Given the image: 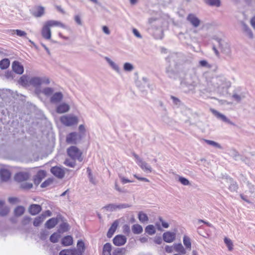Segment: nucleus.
<instances>
[{"label":"nucleus","mask_w":255,"mask_h":255,"mask_svg":"<svg viewBox=\"0 0 255 255\" xmlns=\"http://www.w3.org/2000/svg\"><path fill=\"white\" fill-rule=\"evenodd\" d=\"M200 83V81L194 69H189L188 73L185 74L183 80L181 82L182 86H185L189 90L194 89Z\"/></svg>","instance_id":"1"},{"label":"nucleus","mask_w":255,"mask_h":255,"mask_svg":"<svg viewBox=\"0 0 255 255\" xmlns=\"http://www.w3.org/2000/svg\"><path fill=\"white\" fill-rule=\"evenodd\" d=\"M149 22L150 24V27L148 28L149 32L153 35L154 38L162 39L163 36L162 28V19L151 18L149 19Z\"/></svg>","instance_id":"2"},{"label":"nucleus","mask_w":255,"mask_h":255,"mask_svg":"<svg viewBox=\"0 0 255 255\" xmlns=\"http://www.w3.org/2000/svg\"><path fill=\"white\" fill-rule=\"evenodd\" d=\"M225 82V78L222 76L213 77L208 82V86L210 91L215 90L222 86Z\"/></svg>","instance_id":"3"},{"label":"nucleus","mask_w":255,"mask_h":255,"mask_svg":"<svg viewBox=\"0 0 255 255\" xmlns=\"http://www.w3.org/2000/svg\"><path fill=\"white\" fill-rule=\"evenodd\" d=\"M67 155L74 160H78L81 162L83 160L82 152L75 146H71L67 149Z\"/></svg>","instance_id":"4"},{"label":"nucleus","mask_w":255,"mask_h":255,"mask_svg":"<svg viewBox=\"0 0 255 255\" xmlns=\"http://www.w3.org/2000/svg\"><path fill=\"white\" fill-rule=\"evenodd\" d=\"M60 121L66 126H71L77 124L78 122L77 117L72 115L64 116L61 118Z\"/></svg>","instance_id":"5"},{"label":"nucleus","mask_w":255,"mask_h":255,"mask_svg":"<svg viewBox=\"0 0 255 255\" xmlns=\"http://www.w3.org/2000/svg\"><path fill=\"white\" fill-rule=\"evenodd\" d=\"M81 139L82 135L80 133L72 132L67 135L66 141L69 144H76L77 143V140H80Z\"/></svg>","instance_id":"6"},{"label":"nucleus","mask_w":255,"mask_h":255,"mask_svg":"<svg viewBox=\"0 0 255 255\" xmlns=\"http://www.w3.org/2000/svg\"><path fill=\"white\" fill-rule=\"evenodd\" d=\"M213 39L218 42L219 47L223 53L226 54H228L230 53V46L228 43L217 37H214Z\"/></svg>","instance_id":"7"},{"label":"nucleus","mask_w":255,"mask_h":255,"mask_svg":"<svg viewBox=\"0 0 255 255\" xmlns=\"http://www.w3.org/2000/svg\"><path fill=\"white\" fill-rule=\"evenodd\" d=\"M30 85L32 86L35 88V93L39 94L40 92V87L41 85V77H32L29 80Z\"/></svg>","instance_id":"8"},{"label":"nucleus","mask_w":255,"mask_h":255,"mask_svg":"<svg viewBox=\"0 0 255 255\" xmlns=\"http://www.w3.org/2000/svg\"><path fill=\"white\" fill-rule=\"evenodd\" d=\"M50 172L59 179H62L65 174L64 168L57 166L52 167L50 169Z\"/></svg>","instance_id":"9"},{"label":"nucleus","mask_w":255,"mask_h":255,"mask_svg":"<svg viewBox=\"0 0 255 255\" xmlns=\"http://www.w3.org/2000/svg\"><path fill=\"white\" fill-rule=\"evenodd\" d=\"M61 218V215H58L56 218L49 219L46 222L45 227L48 229L53 228L58 223L59 219Z\"/></svg>","instance_id":"10"},{"label":"nucleus","mask_w":255,"mask_h":255,"mask_svg":"<svg viewBox=\"0 0 255 255\" xmlns=\"http://www.w3.org/2000/svg\"><path fill=\"white\" fill-rule=\"evenodd\" d=\"M29 178V174L25 172H19L14 175V180L18 182H23L27 180Z\"/></svg>","instance_id":"11"},{"label":"nucleus","mask_w":255,"mask_h":255,"mask_svg":"<svg viewBox=\"0 0 255 255\" xmlns=\"http://www.w3.org/2000/svg\"><path fill=\"white\" fill-rule=\"evenodd\" d=\"M12 68L14 73L19 75L22 74L24 72L23 65L17 61H14L12 62Z\"/></svg>","instance_id":"12"},{"label":"nucleus","mask_w":255,"mask_h":255,"mask_svg":"<svg viewBox=\"0 0 255 255\" xmlns=\"http://www.w3.org/2000/svg\"><path fill=\"white\" fill-rule=\"evenodd\" d=\"M187 20L189 21L193 26L197 27L200 24V20L193 13H190L187 17Z\"/></svg>","instance_id":"13"},{"label":"nucleus","mask_w":255,"mask_h":255,"mask_svg":"<svg viewBox=\"0 0 255 255\" xmlns=\"http://www.w3.org/2000/svg\"><path fill=\"white\" fill-rule=\"evenodd\" d=\"M113 244L117 246H121L125 245L127 242V238L122 235L116 236L113 240Z\"/></svg>","instance_id":"14"},{"label":"nucleus","mask_w":255,"mask_h":255,"mask_svg":"<svg viewBox=\"0 0 255 255\" xmlns=\"http://www.w3.org/2000/svg\"><path fill=\"white\" fill-rule=\"evenodd\" d=\"M211 111L212 112V113L218 118V119H219L220 120H221L222 121H223V122H225V123H227L231 125H233V126H235V124L232 122V121H231L229 119H228L224 115L219 113V112H218L217 111L214 110V109H212L211 110Z\"/></svg>","instance_id":"15"},{"label":"nucleus","mask_w":255,"mask_h":255,"mask_svg":"<svg viewBox=\"0 0 255 255\" xmlns=\"http://www.w3.org/2000/svg\"><path fill=\"white\" fill-rule=\"evenodd\" d=\"M63 98V95L62 92H58L53 93L50 97V102L52 104H57L60 103Z\"/></svg>","instance_id":"16"},{"label":"nucleus","mask_w":255,"mask_h":255,"mask_svg":"<svg viewBox=\"0 0 255 255\" xmlns=\"http://www.w3.org/2000/svg\"><path fill=\"white\" fill-rule=\"evenodd\" d=\"M163 240L168 243L173 242L176 237L175 233L169 231H167L163 233L162 235Z\"/></svg>","instance_id":"17"},{"label":"nucleus","mask_w":255,"mask_h":255,"mask_svg":"<svg viewBox=\"0 0 255 255\" xmlns=\"http://www.w3.org/2000/svg\"><path fill=\"white\" fill-rule=\"evenodd\" d=\"M42 210L41 206L38 204H33L29 206L28 212L31 215L34 216L39 214Z\"/></svg>","instance_id":"18"},{"label":"nucleus","mask_w":255,"mask_h":255,"mask_svg":"<svg viewBox=\"0 0 255 255\" xmlns=\"http://www.w3.org/2000/svg\"><path fill=\"white\" fill-rule=\"evenodd\" d=\"M11 177L10 171L6 169H0V177L2 182H7Z\"/></svg>","instance_id":"19"},{"label":"nucleus","mask_w":255,"mask_h":255,"mask_svg":"<svg viewBox=\"0 0 255 255\" xmlns=\"http://www.w3.org/2000/svg\"><path fill=\"white\" fill-rule=\"evenodd\" d=\"M31 12L34 16L39 17L43 15L44 13V8L41 6H36L31 10Z\"/></svg>","instance_id":"20"},{"label":"nucleus","mask_w":255,"mask_h":255,"mask_svg":"<svg viewBox=\"0 0 255 255\" xmlns=\"http://www.w3.org/2000/svg\"><path fill=\"white\" fill-rule=\"evenodd\" d=\"M69 110V105L65 103H62L57 106L56 112L58 114H63L67 112Z\"/></svg>","instance_id":"21"},{"label":"nucleus","mask_w":255,"mask_h":255,"mask_svg":"<svg viewBox=\"0 0 255 255\" xmlns=\"http://www.w3.org/2000/svg\"><path fill=\"white\" fill-rule=\"evenodd\" d=\"M45 24L49 28L52 26H59L64 29L67 28V26L62 22L54 20H48L45 23Z\"/></svg>","instance_id":"22"},{"label":"nucleus","mask_w":255,"mask_h":255,"mask_svg":"<svg viewBox=\"0 0 255 255\" xmlns=\"http://www.w3.org/2000/svg\"><path fill=\"white\" fill-rule=\"evenodd\" d=\"M41 35L45 39H50L51 37L50 28L44 24L41 30Z\"/></svg>","instance_id":"23"},{"label":"nucleus","mask_w":255,"mask_h":255,"mask_svg":"<svg viewBox=\"0 0 255 255\" xmlns=\"http://www.w3.org/2000/svg\"><path fill=\"white\" fill-rule=\"evenodd\" d=\"M119 225V222L118 220H115L112 224L111 227L109 228L107 236L109 238H111L116 231L117 227Z\"/></svg>","instance_id":"24"},{"label":"nucleus","mask_w":255,"mask_h":255,"mask_svg":"<svg viewBox=\"0 0 255 255\" xmlns=\"http://www.w3.org/2000/svg\"><path fill=\"white\" fill-rule=\"evenodd\" d=\"M229 154L236 161L242 160L245 161V158L235 149H231L230 151Z\"/></svg>","instance_id":"25"},{"label":"nucleus","mask_w":255,"mask_h":255,"mask_svg":"<svg viewBox=\"0 0 255 255\" xmlns=\"http://www.w3.org/2000/svg\"><path fill=\"white\" fill-rule=\"evenodd\" d=\"M137 164L144 171L149 173L152 172V168L150 165L142 160H140Z\"/></svg>","instance_id":"26"},{"label":"nucleus","mask_w":255,"mask_h":255,"mask_svg":"<svg viewBox=\"0 0 255 255\" xmlns=\"http://www.w3.org/2000/svg\"><path fill=\"white\" fill-rule=\"evenodd\" d=\"M73 243V238L71 236H65L61 240V244L64 247L71 246Z\"/></svg>","instance_id":"27"},{"label":"nucleus","mask_w":255,"mask_h":255,"mask_svg":"<svg viewBox=\"0 0 255 255\" xmlns=\"http://www.w3.org/2000/svg\"><path fill=\"white\" fill-rule=\"evenodd\" d=\"M247 185L249 191V192L246 191V193L249 194L250 197L255 198V186L251 183L249 181L247 182Z\"/></svg>","instance_id":"28"},{"label":"nucleus","mask_w":255,"mask_h":255,"mask_svg":"<svg viewBox=\"0 0 255 255\" xmlns=\"http://www.w3.org/2000/svg\"><path fill=\"white\" fill-rule=\"evenodd\" d=\"M165 72L169 78L171 79H176L177 73L170 65L166 67Z\"/></svg>","instance_id":"29"},{"label":"nucleus","mask_w":255,"mask_h":255,"mask_svg":"<svg viewBox=\"0 0 255 255\" xmlns=\"http://www.w3.org/2000/svg\"><path fill=\"white\" fill-rule=\"evenodd\" d=\"M28 77L26 75H23L19 78L18 81V84L23 87H27L30 85Z\"/></svg>","instance_id":"30"},{"label":"nucleus","mask_w":255,"mask_h":255,"mask_svg":"<svg viewBox=\"0 0 255 255\" xmlns=\"http://www.w3.org/2000/svg\"><path fill=\"white\" fill-rule=\"evenodd\" d=\"M45 219V216L44 214L36 217L33 221V224L34 227H38L43 222Z\"/></svg>","instance_id":"31"},{"label":"nucleus","mask_w":255,"mask_h":255,"mask_svg":"<svg viewBox=\"0 0 255 255\" xmlns=\"http://www.w3.org/2000/svg\"><path fill=\"white\" fill-rule=\"evenodd\" d=\"M25 212V208L22 206H18L14 210V214L16 217L22 215Z\"/></svg>","instance_id":"32"},{"label":"nucleus","mask_w":255,"mask_h":255,"mask_svg":"<svg viewBox=\"0 0 255 255\" xmlns=\"http://www.w3.org/2000/svg\"><path fill=\"white\" fill-rule=\"evenodd\" d=\"M131 230L134 234L138 235L143 232V228L141 225L137 224L132 225Z\"/></svg>","instance_id":"33"},{"label":"nucleus","mask_w":255,"mask_h":255,"mask_svg":"<svg viewBox=\"0 0 255 255\" xmlns=\"http://www.w3.org/2000/svg\"><path fill=\"white\" fill-rule=\"evenodd\" d=\"M173 247L176 252H179L181 255H185L186 253L185 249L181 243L174 244Z\"/></svg>","instance_id":"34"},{"label":"nucleus","mask_w":255,"mask_h":255,"mask_svg":"<svg viewBox=\"0 0 255 255\" xmlns=\"http://www.w3.org/2000/svg\"><path fill=\"white\" fill-rule=\"evenodd\" d=\"M40 92H41L46 97H51L53 94L54 89L51 87H45L40 91Z\"/></svg>","instance_id":"35"},{"label":"nucleus","mask_w":255,"mask_h":255,"mask_svg":"<svg viewBox=\"0 0 255 255\" xmlns=\"http://www.w3.org/2000/svg\"><path fill=\"white\" fill-rule=\"evenodd\" d=\"M229 181L230 182V185L229 187V189L231 192L237 191L238 189V185L237 183L231 178H229Z\"/></svg>","instance_id":"36"},{"label":"nucleus","mask_w":255,"mask_h":255,"mask_svg":"<svg viewBox=\"0 0 255 255\" xmlns=\"http://www.w3.org/2000/svg\"><path fill=\"white\" fill-rule=\"evenodd\" d=\"M69 229V225L67 223L64 222L59 226V229L58 232L59 233L67 232Z\"/></svg>","instance_id":"37"},{"label":"nucleus","mask_w":255,"mask_h":255,"mask_svg":"<svg viewBox=\"0 0 255 255\" xmlns=\"http://www.w3.org/2000/svg\"><path fill=\"white\" fill-rule=\"evenodd\" d=\"M138 218L141 223L147 222L149 220L147 215L141 211L138 213Z\"/></svg>","instance_id":"38"},{"label":"nucleus","mask_w":255,"mask_h":255,"mask_svg":"<svg viewBox=\"0 0 255 255\" xmlns=\"http://www.w3.org/2000/svg\"><path fill=\"white\" fill-rule=\"evenodd\" d=\"M60 238V233L59 232H55L50 236L49 240L52 243H56L58 242Z\"/></svg>","instance_id":"39"},{"label":"nucleus","mask_w":255,"mask_h":255,"mask_svg":"<svg viewBox=\"0 0 255 255\" xmlns=\"http://www.w3.org/2000/svg\"><path fill=\"white\" fill-rule=\"evenodd\" d=\"M9 64L10 62L8 59H3L0 61V68L2 70L5 69L9 67Z\"/></svg>","instance_id":"40"},{"label":"nucleus","mask_w":255,"mask_h":255,"mask_svg":"<svg viewBox=\"0 0 255 255\" xmlns=\"http://www.w3.org/2000/svg\"><path fill=\"white\" fill-rule=\"evenodd\" d=\"M145 232L149 235H152L156 232L155 227L152 225H149L145 228Z\"/></svg>","instance_id":"41"},{"label":"nucleus","mask_w":255,"mask_h":255,"mask_svg":"<svg viewBox=\"0 0 255 255\" xmlns=\"http://www.w3.org/2000/svg\"><path fill=\"white\" fill-rule=\"evenodd\" d=\"M106 59L108 63L110 64V65L114 70L118 72H120V68L117 64H116L114 62H113L108 57H106Z\"/></svg>","instance_id":"42"},{"label":"nucleus","mask_w":255,"mask_h":255,"mask_svg":"<svg viewBox=\"0 0 255 255\" xmlns=\"http://www.w3.org/2000/svg\"><path fill=\"white\" fill-rule=\"evenodd\" d=\"M111 251H112V245L110 243H107L105 244L103 246L102 254H111Z\"/></svg>","instance_id":"43"},{"label":"nucleus","mask_w":255,"mask_h":255,"mask_svg":"<svg viewBox=\"0 0 255 255\" xmlns=\"http://www.w3.org/2000/svg\"><path fill=\"white\" fill-rule=\"evenodd\" d=\"M33 187V184L29 182H22L20 185V188L24 190H27Z\"/></svg>","instance_id":"44"},{"label":"nucleus","mask_w":255,"mask_h":255,"mask_svg":"<svg viewBox=\"0 0 255 255\" xmlns=\"http://www.w3.org/2000/svg\"><path fill=\"white\" fill-rule=\"evenodd\" d=\"M205 2L211 6H216L219 7L220 6L221 2L220 0H204Z\"/></svg>","instance_id":"45"},{"label":"nucleus","mask_w":255,"mask_h":255,"mask_svg":"<svg viewBox=\"0 0 255 255\" xmlns=\"http://www.w3.org/2000/svg\"><path fill=\"white\" fill-rule=\"evenodd\" d=\"M77 247L78 250H79L81 252H82V254L83 255L85 250V244L82 240H80L78 241Z\"/></svg>","instance_id":"46"},{"label":"nucleus","mask_w":255,"mask_h":255,"mask_svg":"<svg viewBox=\"0 0 255 255\" xmlns=\"http://www.w3.org/2000/svg\"><path fill=\"white\" fill-rule=\"evenodd\" d=\"M183 244L186 248L188 249H190L191 248V243L190 242V239L189 237L186 236H184L183 237Z\"/></svg>","instance_id":"47"},{"label":"nucleus","mask_w":255,"mask_h":255,"mask_svg":"<svg viewBox=\"0 0 255 255\" xmlns=\"http://www.w3.org/2000/svg\"><path fill=\"white\" fill-rule=\"evenodd\" d=\"M106 210L110 212H113L117 210V205L115 204H110L103 207Z\"/></svg>","instance_id":"48"},{"label":"nucleus","mask_w":255,"mask_h":255,"mask_svg":"<svg viewBox=\"0 0 255 255\" xmlns=\"http://www.w3.org/2000/svg\"><path fill=\"white\" fill-rule=\"evenodd\" d=\"M64 163L66 166L70 167H74L76 165V161L73 159H66Z\"/></svg>","instance_id":"49"},{"label":"nucleus","mask_w":255,"mask_h":255,"mask_svg":"<svg viewBox=\"0 0 255 255\" xmlns=\"http://www.w3.org/2000/svg\"><path fill=\"white\" fill-rule=\"evenodd\" d=\"M125 248H117L114 250L113 255H123L125 253Z\"/></svg>","instance_id":"50"},{"label":"nucleus","mask_w":255,"mask_h":255,"mask_svg":"<svg viewBox=\"0 0 255 255\" xmlns=\"http://www.w3.org/2000/svg\"><path fill=\"white\" fill-rule=\"evenodd\" d=\"M9 212V209L7 207L0 208V216L4 217L6 216Z\"/></svg>","instance_id":"51"},{"label":"nucleus","mask_w":255,"mask_h":255,"mask_svg":"<svg viewBox=\"0 0 255 255\" xmlns=\"http://www.w3.org/2000/svg\"><path fill=\"white\" fill-rule=\"evenodd\" d=\"M224 242L226 246H227L229 250L232 251L233 249V245L232 241L230 239L226 237L224 239Z\"/></svg>","instance_id":"52"},{"label":"nucleus","mask_w":255,"mask_h":255,"mask_svg":"<svg viewBox=\"0 0 255 255\" xmlns=\"http://www.w3.org/2000/svg\"><path fill=\"white\" fill-rule=\"evenodd\" d=\"M205 141L209 145H212L218 148H221V146L220 144L214 141L205 139Z\"/></svg>","instance_id":"53"},{"label":"nucleus","mask_w":255,"mask_h":255,"mask_svg":"<svg viewBox=\"0 0 255 255\" xmlns=\"http://www.w3.org/2000/svg\"><path fill=\"white\" fill-rule=\"evenodd\" d=\"M243 26L244 31H245L247 34L249 35V37L250 38L253 37V33L251 30L249 28V27L248 26L247 24H246L244 23H243Z\"/></svg>","instance_id":"54"},{"label":"nucleus","mask_w":255,"mask_h":255,"mask_svg":"<svg viewBox=\"0 0 255 255\" xmlns=\"http://www.w3.org/2000/svg\"><path fill=\"white\" fill-rule=\"evenodd\" d=\"M124 69L126 71L130 72L133 69V66L130 63L126 62L124 65Z\"/></svg>","instance_id":"55"},{"label":"nucleus","mask_w":255,"mask_h":255,"mask_svg":"<svg viewBox=\"0 0 255 255\" xmlns=\"http://www.w3.org/2000/svg\"><path fill=\"white\" fill-rule=\"evenodd\" d=\"M70 255H82V252L76 248L69 249Z\"/></svg>","instance_id":"56"},{"label":"nucleus","mask_w":255,"mask_h":255,"mask_svg":"<svg viewBox=\"0 0 255 255\" xmlns=\"http://www.w3.org/2000/svg\"><path fill=\"white\" fill-rule=\"evenodd\" d=\"M178 181L183 185H188L190 184L189 181L186 178L179 176Z\"/></svg>","instance_id":"57"},{"label":"nucleus","mask_w":255,"mask_h":255,"mask_svg":"<svg viewBox=\"0 0 255 255\" xmlns=\"http://www.w3.org/2000/svg\"><path fill=\"white\" fill-rule=\"evenodd\" d=\"M31 220V218L30 217L25 216L23 218L21 221V224L24 226L30 223Z\"/></svg>","instance_id":"58"},{"label":"nucleus","mask_w":255,"mask_h":255,"mask_svg":"<svg viewBox=\"0 0 255 255\" xmlns=\"http://www.w3.org/2000/svg\"><path fill=\"white\" fill-rule=\"evenodd\" d=\"M123 233L125 234H126L127 235H129V234L130 232L129 226L127 224L124 225L123 227Z\"/></svg>","instance_id":"59"},{"label":"nucleus","mask_w":255,"mask_h":255,"mask_svg":"<svg viewBox=\"0 0 255 255\" xmlns=\"http://www.w3.org/2000/svg\"><path fill=\"white\" fill-rule=\"evenodd\" d=\"M199 65L202 67H207V68L210 67V65H209V64L208 63L207 61H206L205 60H200L199 62Z\"/></svg>","instance_id":"60"},{"label":"nucleus","mask_w":255,"mask_h":255,"mask_svg":"<svg viewBox=\"0 0 255 255\" xmlns=\"http://www.w3.org/2000/svg\"><path fill=\"white\" fill-rule=\"evenodd\" d=\"M158 219L163 228L166 229L169 227V224L164 221L161 217H159Z\"/></svg>","instance_id":"61"},{"label":"nucleus","mask_w":255,"mask_h":255,"mask_svg":"<svg viewBox=\"0 0 255 255\" xmlns=\"http://www.w3.org/2000/svg\"><path fill=\"white\" fill-rule=\"evenodd\" d=\"M14 31H15V33H16V34L19 37H24L26 35V33L21 30L16 29Z\"/></svg>","instance_id":"62"},{"label":"nucleus","mask_w":255,"mask_h":255,"mask_svg":"<svg viewBox=\"0 0 255 255\" xmlns=\"http://www.w3.org/2000/svg\"><path fill=\"white\" fill-rule=\"evenodd\" d=\"M75 22L79 25H82L83 23L79 15H75L74 17Z\"/></svg>","instance_id":"63"},{"label":"nucleus","mask_w":255,"mask_h":255,"mask_svg":"<svg viewBox=\"0 0 255 255\" xmlns=\"http://www.w3.org/2000/svg\"><path fill=\"white\" fill-rule=\"evenodd\" d=\"M46 175V172L44 170H39L35 175L36 177L41 178L43 179Z\"/></svg>","instance_id":"64"}]
</instances>
